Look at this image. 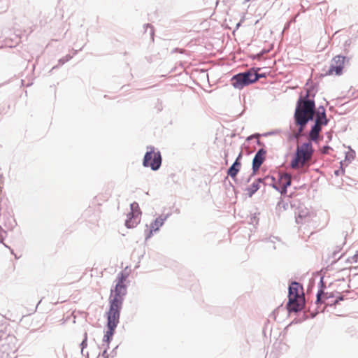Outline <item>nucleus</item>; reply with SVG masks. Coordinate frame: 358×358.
Wrapping results in <instances>:
<instances>
[{
	"mask_svg": "<svg viewBox=\"0 0 358 358\" xmlns=\"http://www.w3.org/2000/svg\"><path fill=\"white\" fill-rule=\"evenodd\" d=\"M254 176H252V173L249 176V177L246 179V183H248L250 182L252 178Z\"/></svg>",
	"mask_w": 358,
	"mask_h": 358,
	"instance_id": "nucleus-42",
	"label": "nucleus"
},
{
	"mask_svg": "<svg viewBox=\"0 0 358 358\" xmlns=\"http://www.w3.org/2000/svg\"><path fill=\"white\" fill-rule=\"evenodd\" d=\"M130 209H131V212H134L136 214H137L138 215L141 214V211L140 210L138 203L136 201H134L133 203H131L130 204Z\"/></svg>",
	"mask_w": 358,
	"mask_h": 358,
	"instance_id": "nucleus-21",
	"label": "nucleus"
},
{
	"mask_svg": "<svg viewBox=\"0 0 358 358\" xmlns=\"http://www.w3.org/2000/svg\"><path fill=\"white\" fill-rule=\"evenodd\" d=\"M106 331L103 338V345H106L109 348V345L113 340L115 329L120 323V315L110 312L106 313Z\"/></svg>",
	"mask_w": 358,
	"mask_h": 358,
	"instance_id": "nucleus-5",
	"label": "nucleus"
},
{
	"mask_svg": "<svg viewBox=\"0 0 358 358\" xmlns=\"http://www.w3.org/2000/svg\"><path fill=\"white\" fill-rule=\"evenodd\" d=\"M347 262H350V263H352L353 261L350 259V257H349L348 259H347Z\"/></svg>",
	"mask_w": 358,
	"mask_h": 358,
	"instance_id": "nucleus-46",
	"label": "nucleus"
},
{
	"mask_svg": "<svg viewBox=\"0 0 358 358\" xmlns=\"http://www.w3.org/2000/svg\"><path fill=\"white\" fill-rule=\"evenodd\" d=\"M230 84L236 89L241 90L244 87L252 84L251 73L249 69L234 75L231 80Z\"/></svg>",
	"mask_w": 358,
	"mask_h": 358,
	"instance_id": "nucleus-6",
	"label": "nucleus"
},
{
	"mask_svg": "<svg viewBox=\"0 0 358 358\" xmlns=\"http://www.w3.org/2000/svg\"><path fill=\"white\" fill-rule=\"evenodd\" d=\"M147 150L143 159V166L144 167H150L151 170L156 171L162 166V157L161 152L159 150L156 151L152 145L147 146Z\"/></svg>",
	"mask_w": 358,
	"mask_h": 358,
	"instance_id": "nucleus-4",
	"label": "nucleus"
},
{
	"mask_svg": "<svg viewBox=\"0 0 358 358\" xmlns=\"http://www.w3.org/2000/svg\"><path fill=\"white\" fill-rule=\"evenodd\" d=\"M258 222V218L256 214L252 215L250 217V223L252 224H257Z\"/></svg>",
	"mask_w": 358,
	"mask_h": 358,
	"instance_id": "nucleus-30",
	"label": "nucleus"
},
{
	"mask_svg": "<svg viewBox=\"0 0 358 358\" xmlns=\"http://www.w3.org/2000/svg\"><path fill=\"white\" fill-rule=\"evenodd\" d=\"M40 303H41V300H40V301H39V302L38 303V305Z\"/></svg>",
	"mask_w": 358,
	"mask_h": 358,
	"instance_id": "nucleus-56",
	"label": "nucleus"
},
{
	"mask_svg": "<svg viewBox=\"0 0 358 358\" xmlns=\"http://www.w3.org/2000/svg\"><path fill=\"white\" fill-rule=\"evenodd\" d=\"M72 57H73L71 55H66L65 57H62L58 61L59 64L53 66L52 70H54V69H57L58 67V66H61V65L64 64L66 62H67L70 59H71Z\"/></svg>",
	"mask_w": 358,
	"mask_h": 358,
	"instance_id": "nucleus-19",
	"label": "nucleus"
},
{
	"mask_svg": "<svg viewBox=\"0 0 358 358\" xmlns=\"http://www.w3.org/2000/svg\"><path fill=\"white\" fill-rule=\"evenodd\" d=\"M262 52L264 54V53H266V52H267V51H266V50H263L262 51Z\"/></svg>",
	"mask_w": 358,
	"mask_h": 358,
	"instance_id": "nucleus-51",
	"label": "nucleus"
},
{
	"mask_svg": "<svg viewBox=\"0 0 358 358\" xmlns=\"http://www.w3.org/2000/svg\"><path fill=\"white\" fill-rule=\"evenodd\" d=\"M277 185L279 186H282V184L283 183V180H279V178L278 180H276Z\"/></svg>",
	"mask_w": 358,
	"mask_h": 358,
	"instance_id": "nucleus-44",
	"label": "nucleus"
},
{
	"mask_svg": "<svg viewBox=\"0 0 358 358\" xmlns=\"http://www.w3.org/2000/svg\"><path fill=\"white\" fill-rule=\"evenodd\" d=\"M344 299H345L344 296L340 294L338 297H336V299H335V301L333 303V305L338 304L340 301H343Z\"/></svg>",
	"mask_w": 358,
	"mask_h": 358,
	"instance_id": "nucleus-33",
	"label": "nucleus"
},
{
	"mask_svg": "<svg viewBox=\"0 0 358 358\" xmlns=\"http://www.w3.org/2000/svg\"><path fill=\"white\" fill-rule=\"evenodd\" d=\"M77 53H78V50H74L73 54H74V55H76Z\"/></svg>",
	"mask_w": 358,
	"mask_h": 358,
	"instance_id": "nucleus-52",
	"label": "nucleus"
},
{
	"mask_svg": "<svg viewBox=\"0 0 358 358\" xmlns=\"http://www.w3.org/2000/svg\"><path fill=\"white\" fill-rule=\"evenodd\" d=\"M334 296V294L332 293H328L327 295H325V299H329L333 298Z\"/></svg>",
	"mask_w": 358,
	"mask_h": 358,
	"instance_id": "nucleus-41",
	"label": "nucleus"
},
{
	"mask_svg": "<svg viewBox=\"0 0 358 358\" xmlns=\"http://www.w3.org/2000/svg\"><path fill=\"white\" fill-rule=\"evenodd\" d=\"M318 313V311H316L315 313H310V317H308L307 315L304 313L303 314V320H307L308 317H310V318H314L317 314Z\"/></svg>",
	"mask_w": 358,
	"mask_h": 358,
	"instance_id": "nucleus-29",
	"label": "nucleus"
},
{
	"mask_svg": "<svg viewBox=\"0 0 358 358\" xmlns=\"http://www.w3.org/2000/svg\"><path fill=\"white\" fill-rule=\"evenodd\" d=\"M275 134V131H271V132H269V134H269V135H271V134Z\"/></svg>",
	"mask_w": 358,
	"mask_h": 358,
	"instance_id": "nucleus-50",
	"label": "nucleus"
},
{
	"mask_svg": "<svg viewBox=\"0 0 358 358\" xmlns=\"http://www.w3.org/2000/svg\"><path fill=\"white\" fill-rule=\"evenodd\" d=\"M325 288H326V285L324 282V277L322 276L320 278V280L319 282V289H322V290L324 291Z\"/></svg>",
	"mask_w": 358,
	"mask_h": 358,
	"instance_id": "nucleus-31",
	"label": "nucleus"
},
{
	"mask_svg": "<svg viewBox=\"0 0 358 358\" xmlns=\"http://www.w3.org/2000/svg\"><path fill=\"white\" fill-rule=\"evenodd\" d=\"M350 259L353 261V262L356 263L357 262L358 259V251L356 252V253L350 257Z\"/></svg>",
	"mask_w": 358,
	"mask_h": 358,
	"instance_id": "nucleus-38",
	"label": "nucleus"
},
{
	"mask_svg": "<svg viewBox=\"0 0 358 358\" xmlns=\"http://www.w3.org/2000/svg\"><path fill=\"white\" fill-rule=\"evenodd\" d=\"M259 188L260 186L258 185V183L254 181L245 189V191L247 192L248 196L249 197H252L259 189Z\"/></svg>",
	"mask_w": 358,
	"mask_h": 358,
	"instance_id": "nucleus-16",
	"label": "nucleus"
},
{
	"mask_svg": "<svg viewBox=\"0 0 358 358\" xmlns=\"http://www.w3.org/2000/svg\"><path fill=\"white\" fill-rule=\"evenodd\" d=\"M255 182H257L259 186L261 184H263L264 185H267V179H266V177L258 178L255 180Z\"/></svg>",
	"mask_w": 358,
	"mask_h": 358,
	"instance_id": "nucleus-27",
	"label": "nucleus"
},
{
	"mask_svg": "<svg viewBox=\"0 0 358 358\" xmlns=\"http://www.w3.org/2000/svg\"><path fill=\"white\" fill-rule=\"evenodd\" d=\"M299 219H301V216L299 215L296 219V222L299 223Z\"/></svg>",
	"mask_w": 358,
	"mask_h": 358,
	"instance_id": "nucleus-47",
	"label": "nucleus"
},
{
	"mask_svg": "<svg viewBox=\"0 0 358 358\" xmlns=\"http://www.w3.org/2000/svg\"><path fill=\"white\" fill-rule=\"evenodd\" d=\"M274 239H277V238L275 237H272V238H270L269 240L267 241V243H273V245H272V248L273 249H276V247L275 245V241H274Z\"/></svg>",
	"mask_w": 358,
	"mask_h": 358,
	"instance_id": "nucleus-35",
	"label": "nucleus"
},
{
	"mask_svg": "<svg viewBox=\"0 0 358 358\" xmlns=\"http://www.w3.org/2000/svg\"><path fill=\"white\" fill-rule=\"evenodd\" d=\"M355 158V152L350 147H349V151L345 152L344 162H348V163L352 162Z\"/></svg>",
	"mask_w": 358,
	"mask_h": 358,
	"instance_id": "nucleus-17",
	"label": "nucleus"
},
{
	"mask_svg": "<svg viewBox=\"0 0 358 358\" xmlns=\"http://www.w3.org/2000/svg\"><path fill=\"white\" fill-rule=\"evenodd\" d=\"M317 92V86L314 84L306 89L304 96H299L293 117L296 128H293L292 124H290L291 131L288 133L289 141L299 138L310 122H313V124L308 132V136L315 143H318L322 139V137H320V133L322 127L329 124V119L327 117L326 109L323 106L316 107L314 98Z\"/></svg>",
	"mask_w": 358,
	"mask_h": 358,
	"instance_id": "nucleus-1",
	"label": "nucleus"
},
{
	"mask_svg": "<svg viewBox=\"0 0 358 358\" xmlns=\"http://www.w3.org/2000/svg\"><path fill=\"white\" fill-rule=\"evenodd\" d=\"M153 232H156L155 230H153L152 228L150 227L149 230L146 229L145 231V241H148L153 236Z\"/></svg>",
	"mask_w": 358,
	"mask_h": 358,
	"instance_id": "nucleus-25",
	"label": "nucleus"
},
{
	"mask_svg": "<svg viewBox=\"0 0 358 358\" xmlns=\"http://www.w3.org/2000/svg\"><path fill=\"white\" fill-rule=\"evenodd\" d=\"M259 54H257L255 56H254V58L259 57Z\"/></svg>",
	"mask_w": 358,
	"mask_h": 358,
	"instance_id": "nucleus-53",
	"label": "nucleus"
},
{
	"mask_svg": "<svg viewBox=\"0 0 358 358\" xmlns=\"http://www.w3.org/2000/svg\"><path fill=\"white\" fill-rule=\"evenodd\" d=\"M13 223H10V227L11 229L13 228L17 224V223H16L15 220H13Z\"/></svg>",
	"mask_w": 358,
	"mask_h": 358,
	"instance_id": "nucleus-43",
	"label": "nucleus"
},
{
	"mask_svg": "<svg viewBox=\"0 0 358 358\" xmlns=\"http://www.w3.org/2000/svg\"><path fill=\"white\" fill-rule=\"evenodd\" d=\"M343 162H341V167H340V169L334 171V175L335 176H339L341 175L344 174L345 170L343 168Z\"/></svg>",
	"mask_w": 358,
	"mask_h": 358,
	"instance_id": "nucleus-26",
	"label": "nucleus"
},
{
	"mask_svg": "<svg viewBox=\"0 0 358 358\" xmlns=\"http://www.w3.org/2000/svg\"><path fill=\"white\" fill-rule=\"evenodd\" d=\"M242 157H243V151L241 150V152H239V154L238 155V156L236 157L234 162H238V164H241V159H242Z\"/></svg>",
	"mask_w": 358,
	"mask_h": 358,
	"instance_id": "nucleus-34",
	"label": "nucleus"
},
{
	"mask_svg": "<svg viewBox=\"0 0 358 358\" xmlns=\"http://www.w3.org/2000/svg\"><path fill=\"white\" fill-rule=\"evenodd\" d=\"M241 168V164H238V162H234L230 166V167L227 169V176L231 177L232 180L235 182L237 180V175L239 173Z\"/></svg>",
	"mask_w": 358,
	"mask_h": 358,
	"instance_id": "nucleus-13",
	"label": "nucleus"
},
{
	"mask_svg": "<svg viewBox=\"0 0 358 358\" xmlns=\"http://www.w3.org/2000/svg\"><path fill=\"white\" fill-rule=\"evenodd\" d=\"M279 180H283L282 186L274 187L273 188L277 190L281 195H285L287 193V188L292 185V176L288 173H279Z\"/></svg>",
	"mask_w": 358,
	"mask_h": 358,
	"instance_id": "nucleus-9",
	"label": "nucleus"
},
{
	"mask_svg": "<svg viewBox=\"0 0 358 358\" xmlns=\"http://www.w3.org/2000/svg\"><path fill=\"white\" fill-rule=\"evenodd\" d=\"M108 349L107 348V346H106L104 350L101 353V356L103 357V358H108Z\"/></svg>",
	"mask_w": 358,
	"mask_h": 358,
	"instance_id": "nucleus-36",
	"label": "nucleus"
},
{
	"mask_svg": "<svg viewBox=\"0 0 358 358\" xmlns=\"http://www.w3.org/2000/svg\"><path fill=\"white\" fill-rule=\"evenodd\" d=\"M299 289H303L302 286L296 281H292L288 287V300L289 303L296 301L299 297Z\"/></svg>",
	"mask_w": 358,
	"mask_h": 358,
	"instance_id": "nucleus-11",
	"label": "nucleus"
},
{
	"mask_svg": "<svg viewBox=\"0 0 358 358\" xmlns=\"http://www.w3.org/2000/svg\"><path fill=\"white\" fill-rule=\"evenodd\" d=\"M127 277H128L127 274L120 272V273H118V275L117 276V279H116L117 282L121 283V284H124V281L127 280Z\"/></svg>",
	"mask_w": 358,
	"mask_h": 358,
	"instance_id": "nucleus-22",
	"label": "nucleus"
},
{
	"mask_svg": "<svg viewBox=\"0 0 358 358\" xmlns=\"http://www.w3.org/2000/svg\"><path fill=\"white\" fill-rule=\"evenodd\" d=\"M327 294H328V292H325L324 291H323L322 289H318L317 294H316L315 303L316 304L321 303L322 298H325V295H327Z\"/></svg>",
	"mask_w": 358,
	"mask_h": 358,
	"instance_id": "nucleus-20",
	"label": "nucleus"
},
{
	"mask_svg": "<svg viewBox=\"0 0 358 358\" xmlns=\"http://www.w3.org/2000/svg\"><path fill=\"white\" fill-rule=\"evenodd\" d=\"M241 25V22L237 23L236 24V29H238Z\"/></svg>",
	"mask_w": 358,
	"mask_h": 358,
	"instance_id": "nucleus-49",
	"label": "nucleus"
},
{
	"mask_svg": "<svg viewBox=\"0 0 358 358\" xmlns=\"http://www.w3.org/2000/svg\"><path fill=\"white\" fill-rule=\"evenodd\" d=\"M351 45V40L350 39H348L345 41L344 43V48H345V50L346 51V49L348 48H349Z\"/></svg>",
	"mask_w": 358,
	"mask_h": 358,
	"instance_id": "nucleus-37",
	"label": "nucleus"
},
{
	"mask_svg": "<svg viewBox=\"0 0 358 358\" xmlns=\"http://www.w3.org/2000/svg\"><path fill=\"white\" fill-rule=\"evenodd\" d=\"M80 348H81V353L84 355V349L87 348V333L85 332L84 334V338L82 341L81 343L80 344Z\"/></svg>",
	"mask_w": 358,
	"mask_h": 358,
	"instance_id": "nucleus-23",
	"label": "nucleus"
},
{
	"mask_svg": "<svg viewBox=\"0 0 358 358\" xmlns=\"http://www.w3.org/2000/svg\"><path fill=\"white\" fill-rule=\"evenodd\" d=\"M145 26L148 28H150V34L151 36H153L154 34V30H153V27L150 25L149 24H145Z\"/></svg>",
	"mask_w": 358,
	"mask_h": 358,
	"instance_id": "nucleus-39",
	"label": "nucleus"
},
{
	"mask_svg": "<svg viewBox=\"0 0 358 358\" xmlns=\"http://www.w3.org/2000/svg\"><path fill=\"white\" fill-rule=\"evenodd\" d=\"M266 150L264 148L259 149L255 153L252 162V176H255L266 159Z\"/></svg>",
	"mask_w": 358,
	"mask_h": 358,
	"instance_id": "nucleus-8",
	"label": "nucleus"
},
{
	"mask_svg": "<svg viewBox=\"0 0 358 358\" xmlns=\"http://www.w3.org/2000/svg\"><path fill=\"white\" fill-rule=\"evenodd\" d=\"M277 207L278 208H283V209L285 210L288 207V203L283 201L282 200H280L278 202Z\"/></svg>",
	"mask_w": 358,
	"mask_h": 358,
	"instance_id": "nucleus-28",
	"label": "nucleus"
},
{
	"mask_svg": "<svg viewBox=\"0 0 358 358\" xmlns=\"http://www.w3.org/2000/svg\"><path fill=\"white\" fill-rule=\"evenodd\" d=\"M228 156V152L224 151V157L227 158Z\"/></svg>",
	"mask_w": 358,
	"mask_h": 358,
	"instance_id": "nucleus-48",
	"label": "nucleus"
},
{
	"mask_svg": "<svg viewBox=\"0 0 358 358\" xmlns=\"http://www.w3.org/2000/svg\"><path fill=\"white\" fill-rule=\"evenodd\" d=\"M341 249V248H338V250H335L333 252V257L334 258H336L337 253H338L340 252Z\"/></svg>",
	"mask_w": 358,
	"mask_h": 358,
	"instance_id": "nucleus-40",
	"label": "nucleus"
},
{
	"mask_svg": "<svg viewBox=\"0 0 358 358\" xmlns=\"http://www.w3.org/2000/svg\"><path fill=\"white\" fill-rule=\"evenodd\" d=\"M332 148L329 145H324L321 149V152L322 154H328L329 150H331Z\"/></svg>",
	"mask_w": 358,
	"mask_h": 358,
	"instance_id": "nucleus-32",
	"label": "nucleus"
},
{
	"mask_svg": "<svg viewBox=\"0 0 358 358\" xmlns=\"http://www.w3.org/2000/svg\"><path fill=\"white\" fill-rule=\"evenodd\" d=\"M309 138H310L309 136ZM313 141L310 138L307 142L303 143L300 146H297L294 156L290 162L289 166L292 169L297 166H303L306 162L308 160L314 152L312 143Z\"/></svg>",
	"mask_w": 358,
	"mask_h": 358,
	"instance_id": "nucleus-3",
	"label": "nucleus"
},
{
	"mask_svg": "<svg viewBox=\"0 0 358 358\" xmlns=\"http://www.w3.org/2000/svg\"><path fill=\"white\" fill-rule=\"evenodd\" d=\"M169 217V214H166L164 216L160 215L157 217L151 224L150 227L153 229L155 231H158L161 227L163 226L164 222Z\"/></svg>",
	"mask_w": 358,
	"mask_h": 358,
	"instance_id": "nucleus-14",
	"label": "nucleus"
},
{
	"mask_svg": "<svg viewBox=\"0 0 358 358\" xmlns=\"http://www.w3.org/2000/svg\"><path fill=\"white\" fill-rule=\"evenodd\" d=\"M228 164V161L227 159L225 160V164Z\"/></svg>",
	"mask_w": 358,
	"mask_h": 358,
	"instance_id": "nucleus-54",
	"label": "nucleus"
},
{
	"mask_svg": "<svg viewBox=\"0 0 358 358\" xmlns=\"http://www.w3.org/2000/svg\"><path fill=\"white\" fill-rule=\"evenodd\" d=\"M250 138H251V136L248 137L247 140H248H248H250Z\"/></svg>",
	"mask_w": 358,
	"mask_h": 358,
	"instance_id": "nucleus-55",
	"label": "nucleus"
},
{
	"mask_svg": "<svg viewBox=\"0 0 358 358\" xmlns=\"http://www.w3.org/2000/svg\"><path fill=\"white\" fill-rule=\"evenodd\" d=\"M7 232L0 226V243L3 244L6 248H8L13 255L14 254L13 250L10 249L6 244L3 243V240L6 236Z\"/></svg>",
	"mask_w": 358,
	"mask_h": 358,
	"instance_id": "nucleus-18",
	"label": "nucleus"
},
{
	"mask_svg": "<svg viewBox=\"0 0 358 358\" xmlns=\"http://www.w3.org/2000/svg\"><path fill=\"white\" fill-rule=\"evenodd\" d=\"M348 62L349 59L341 55L335 56L331 62L330 66L324 76H330L335 74L341 76L343 74L344 64L345 62Z\"/></svg>",
	"mask_w": 358,
	"mask_h": 358,
	"instance_id": "nucleus-7",
	"label": "nucleus"
},
{
	"mask_svg": "<svg viewBox=\"0 0 358 358\" xmlns=\"http://www.w3.org/2000/svg\"><path fill=\"white\" fill-rule=\"evenodd\" d=\"M266 179H267V185H270L272 187H273V185H274V187L278 186L277 185L276 180L275 178V177H273L272 176H266Z\"/></svg>",
	"mask_w": 358,
	"mask_h": 358,
	"instance_id": "nucleus-24",
	"label": "nucleus"
},
{
	"mask_svg": "<svg viewBox=\"0 0 358 358\" xmlns=\"http://www.w3.org/2000/svg\"><path fill=\"white\" fill-rule=\"evenodd\" d=\"M127 293V287L125 284L116 282L114 289L110 290L109 297V308L107 312L120 314L122 309L124 296Z\"/></svg>",
	"mask_w": 358,
	"mask_h": 358,
	"instance_id": "nucleus-2",
	"label": "nucleus"
},
{
	"mask_svg": "<svg viewBox=\"0 0 358 358\" xmlns=\"http://www.w3.org/2000/svg\"><path fill=\"white\" fill-rule=\"evenodd\" d=\"M140 222L138 215L134 212H130L127 214V218L125 220V226L127 228L131 229L137 226Z\"/></svg>",
	"mask_w": 358,
	"mask_h": 358,
	"instance_id": "nucleus-12",
	"label": "nucleus"
},
{
	"mask_svg": "<svg viewBox=\"0 0 358 358\" xmlns=\"http://www.w3.org/2000/svg\"><path fill=\"white\" fill-rule=\"evenodd\" d=\"M257 144L259 145H264V143H262L259 140H257Z\"/></svg>",
	"mask_w": 358,
	"mask_h": 358,
	"instance_id": "nucleus-45",
	"label": "nucleus"
},
{
	"mask_svg": "<svg viewBox=\"0 0 358 358\" xmlns=\"http://www.w3.org/2000/svg\"><path fill=\"white\" fill-rule=\"evenodd\" d=\"M260 68L258 67H252L249 69L251 73V78L252 80V83L257 82L260 78H266V73H259L258 71H259Z\"/></svg>",
	"mask_w": 358,
	"mask_h": 358,
	"instance_id": "nucleus-15",
	"label": "nucleus"
},
{
	"mask_svg": "<svg viewBox=\"0 0 358 358\" xmlns=\"http://www.w3.org/2000/svg\"><path fill=\"white\" fill-rule=\"evenodd\" d=\"M305 299L303 296H301V298L296 299V301H294L291 303H289V300H288L286 304V308L289 313L292 312L297 313L303 310L305 308Z\"/></svg>",
	"mask_w": 358,
	"mask_h": 358,
	"instance_id": "nucleus-10",
	"label": "nucleus"
}]
</instances>
